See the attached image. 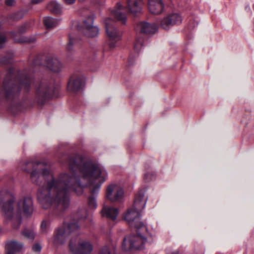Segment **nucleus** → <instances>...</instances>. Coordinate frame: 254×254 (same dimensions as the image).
<instances>
[{"mask_svg": "<svg viewBox=\"0 0 254 254\" xmlns=\"http://www.w3.org/2000/svg\"><path fill=\"white\" fill-rule=\"evenodd\" d=\"M66 164L71 175L63 173L58 178L45 168V164L40 162L27 161L21 167L26 172H30L34 183L40 186L37 198L44 209L53 208L55 213L66 209L70 204L69 192L74 190L78 195L83 188L89 186L91 195L88 198V206L95 209L97 203L93 195L97 193L101 184L105 181L107 173L102 166L92 161H85L80 155L73 154L67 157Z\"/></svg>", "mask_w": 254, "mask_h": 254, "instance_id": "nucleus-1", "label": "nucleus"}, {"mask_svg": "<svg viewBox=\"0 0 254 254\" xmlns=\"http://www.w3.org/2000/svg\"><path fill=\"white\" fill-rule=\"evenodd\" d=\"M0 205L4 217L12 222L15 229L20 226L23 214L30 217L34 211L33 200L30 195L21 196L15 201L13 194L7 190L0 191Z\"/></svg>", "mask_w": 254, "mask_h": 254, "instance_id": "nucleus-2", "label": "nucleus"}, {"mask_svg": "<svg viewBox=\"0 0 254 254\" xmlns=\"http://www.w3.org/2000/svg\"><path fill=\"white\" fill-rule=\"evenodd\" d=\"M19 80L17 81L14 69L10 68L3 82L2 88H0V97L7 98L18 94L20 90L28 91L30 88L31 79L28 75L18 74Z\"/></svg>", "mask_w": 254, "mask_h": 254, "instance_id": "nucleus-3", "label": "nucleus"}, {"mask_svg": "<svg viewBox=\"0 0 254 254\" xmlns=\"http://www.w3.org/2000/svg\"><path fill=\"white\" fill-rule=\"evenodd\" d=\"M147 201V197L144 190H139L135 196L132 206L128 208L125 213L124 219L132 227L137 228L140 227L139 221L141 213L144 208Z\"/></svg>", "mask_w": 254, "mask_h": 254, "instance_id": "nucleus-4", "label": "nucleus"}, {"mask_svg": "<svg viewBox=\"0 0 254 254\" xmlns=\"http://www.w3.org/2000/svg\"><path fill=\"white\" fill-rule=\"evenodd\" d=\"M140 227H137V235L125 237L122 243V249L127 251L132 249H142L147 242L146 239L151 236L146 226L143 223H140Z\"/></svg>", "mask_w": 254, "mask_h": 254, "instance_id": "nucleus-5", "label": "nucleus"}, {"mask_svg": "<svg viewBox=\"0 0 254 254\" xmlns=\"http://www.w3.org/2000/svg\"><path fill=\"white\" fill-rule=\"evenodd\" d=\"M78 228L76 221L72 222H64L62 227L58 228L53 238V244L56 246L64 244L67 236Z\"/></svg>", "mask_w": 254, "mask_h": 254, "instance_id": "nucleus-6", "label": "nucleus"}, {"mask_svg": "<svg viewBox=\"0 0 254 254\" xmlns=\"http://www.w3.org/2000/svg\"><path fill=\"white\" fill-rule=\"evenodd\" d=\"M56 88L52 83L43 80L36 86V96L39 104H43L46 99L54 96Z\"/></svg>", "mask_w": 254, "mask_h": 254, "instance_id": "nucleus-7", "label": "nucleus"}, {"mask_svg": "<svg viewBox=\"0 0 254 254\" xmlns=\"http://www.w3.org/2000/svg\"><path fill=\"white\" fill-rule=\"evenodd\" d=\"M104 24L107 35L111 41L110 46L114 48L115 47V43L121 39L122 33L116 28L115 22L111 18L105 19Z\"/></svg>", "mask_w": 254, "mask_h": 254, "instance_id": "nucleus-8", "label": "nucleus"}, {"mask_svg": "<svg viewBox=\"0 0 254 254\" xmlns=\"http://www.w3.org/2000/svg\"><path fill=\"white\" fill-rule=\"evenodd\" d=\"M106 196L111 201L120 202L124 199V191L120 186L111 184L107 188Z\"/></svg>", "mask_w": 254, "mask_h": 254, "instance_id": "nucleus-9", "label": "nucleus"}, {"mask_svg": "<svg viewBox=\"0 0 254 254\" xmlns=\"http://www.w3.org/2000/svg\"><path fill=\"white\" fill-rule=\"evenodd\" d=\"M182 17L178 13H171L162 18L160 22L161 27L168 30L175 25L181 23Z\"/></svg>", "mask_w": 254, "mask_h": 254, "instance_id": "nucleus-10", "label": "nucleus"}, {"mask_svg": "<svg viewBox=\"0 0 254 254\" xmlns=\"http://www.w3.org/2000/svg\"><path fill=\"white\" fill-rule=\"evenodd\" d=\"M93 19L89 16L83 21L80 30L88 37H93L98 35L99 29L97 27L93 25Z\"/></svg>", "mask_w": 254, "mask_h": 254, "instance_id": "nucleus-11", "label": "nucleus"}, {"mask_svg": "<svg viewBox=\"0 0 254 254\" xmlns=\"http://www.w3.org/2000/svg\"><path fill=\"white\" fill-rule=\"evenodd\" d=\"M70 251L74 254H89L93 250V247L90 243L86 241H80L77 247L72 242H71L69 245Z\"/></svg>", "mask_w": 254, "mask_h": 254, "instance_id": "nucleus-12", "label": "nucleus"}, {"mask_svg": "<svg viewBox=\"0 0 254 254\" xmlns=\"http://www.w3.org/2000/svg\"><path fill=\"white\" fill-rule=\"evenodd\" d=\"M84 77L80 74L72 75L68 82L67 89L72 92H76L80 90L84 84Z\"/></svg>", "mask_w": 254, "mask_h": 254, "instance_id": "nucleus-13", "label": "nucleus"}, {"mask_svg": "<svg viewBox=\"0 0 254 254\" xmlns=\"http://www.w3.org/2000/svg\"><path fill=\"white\" fill-rule=\"evenodd\" d=\"M137 32L146 35H152L157 31V27L155 23H150L147 21L138 22L135 27Z\"/></svg>", "mask_w": 254, "mask_h": 254, "instance_id": "nucleus-14", "label": "nucleus"}, {"mask_svg": "<svg viewBox=\"0 0 254 254\" xmlns=\"http://www.w3.org/2000/svg\"><path fill=\"white\" fill-rule=\"evenodd\" d=\"M127 9L132 14L140 12L143 4V0H127Z\"/></svg>", "mask_w": 254, "mask_h": 254, "instance_id": "nucleus-15", "label": "nucleus"}, {"mask_svg": "<svg viewBox=\"0 0 254 254\" xmlns=\"http://www.w3.org/2000/svg\"><path fill=\"white\" fill-rule=\"evenodd\" d=\"M148 8L151 13L159 14L163 11L164 4L162 0H148Z\"/></svg>", "mask_w": 254, "mask_h": 254, "instance_id": "nucleus-16", "label": "nucleus"}, {"mask_svg": "<svg viewBox=\"0 0 254 254\" xmlns=\"http://www.w3.org/2000/svg\"><path fill=\"white\" fill-rule=\"evenodd\" d=\"M47 66L53 71H60L62 67V64L56 56H49L47 59Z\"/></svg>", "mask_w": 254, "mask_h": 254, "instance_id": "nucleus-17", "label": "nucleus"}, {"mask_svg": "<svg viewBox=\"0 0 254 254\" xmlns=\"http://www.w3.org/2000/svg\"><path fill=\"white\" fill-rule=\"evenodd\" d=\"M23 245L22 243L15 241L7 243L6 245V254H16L20 252Z\"/></svg>", "mask_w": 254, "mask_h": 254, "instance_id": "nucleus-18", "label": "nucleus"}, {"mask_svg": "<svg viewBox=\"0 0 254 254\" xmlns=\"http://www.w3.org/2000/svg\"><path fill=\"white\" fill-rule=\"evenodd\" d=\"M124 10V7L121 4L118 3L117 4L115 9L111 11L112 15L115 17L116 19L122 24H125L126 21V16L125 14L123 12Z\"/></svg>", "mask_w": 254, "mask_h": 254, "instance_id": "nucleus-19", "label": "nucleus"}, {"mask_svg": "<svg viewBox=\"0 0 254 254\" xmlns=\"http://www.w3.org/2000/svg\"><path fill=\"white\" fill-rule=\"evenodd\" d=\"M101 213L103 216L114 220L118 215L119 211L116 208L105 205L101 211Z\"/></svg>", "mask_w": 254, "mask_h": 254, "instance_id": "nucleus-20", "label": "nucleus"}, {"mask_svg": "<svg viewBox=\"0 0 254 254\" xmlns=\"http://www.w3.org/2000/svg\"><path fill=\"white\" fill-rule=\"evenodd\" d=\"M60 20L57 19L53 18L51 17L47 16L44 18L43 22L47 29H51L56 27L59 23Z\"/></svg>", "mask_w": 254, "mask_h": 254, "instance_id": "nucleus-21", "label": "nucleus"}, {"mask_svg": "<svg viewBox=\"0 0 254 254\" xmlns=\"http://www.w3.org/2000/svg\"><path fill=\"white\" fill-rule=\"evenodd\" d=\"M47 8L53 13H59L62 10L61 5L56 1H51L47 4Z\"/></svg>", "mask_w": 254, "mask_h": 254, "instance_id": "nucleus-22", "label": "nucleus"}, {"mask_svg": "<svg viewBox=\"0 0 254 254\" xmlns=\"http://www.w3.org/2000/svg\"><path fill=\"white\" fill-rule=\"evenodd\" d=\"M22 234L31 241L33 240L35 236V233L33 229H25L22 231Z\"/></svg>", "mask_w": 254, "mask_h": 254, "instance_id": "nucleus-23", "label": "nucleus"}, {"mask_svg": "<svg viewBox=\"0 0 254 254\" xmlns=\"http://www.w3.org/2000/svg\"><path fill=\"white\" fill-rule=\"evenodd\" d=\"M75 39L74 36L70 34L68 36V42L66 46V50L68 51H71L73 50V45L75 42Z\"/></svg>", "mask_w": 254, "mask_h": 254, "instance_id": "nucleus-24", "label": "nucleus"}, {"mask_svg": "<svg viewBox=\"0 0 254 254\" xmlns=\"http://www.w3.org/2000/svg\"><path fill=\"white\" fill-rule=\"evenodd\" d=\"M87 217V212L85 209L80 210L77 212L76 217L78 220H82L86 218Z\"/></svg>", "mask_w": 254, "mask_h": 254, "instance_id": "nucleus-25", "label": "nucleus"}, {"mask_svg": "<svg viewBox=\"0 0 254 254\" xmlns=\"http://www.w3.org/2000/svg\"><path fill=\"white\" fill-rule=\"evenodd\" d=\"M143 43V40L142 38H137L136 39L134 44V49L136 51H139Z\"/></svg>", "mask_w": 254, "mask_h": 254, "instance_id": "nucleus-26", "label": "nucleus"}, {"mask_svg": "<svg viewBox=\"0 0 254 254\" xmlns=\"http://www.w3.org/2000/svg\"><path fill=\"white\" fill-rule=\"evenodd\" d=\"M50 226V222L47 220L42 221L41 224V230L42 233H46Z\"/></svg>", "mask_w": 254, "mask_h": 254, "instance_id": "nucleus-27", "label": "nucleus"}, {"mask_svg": "<svg viewBox=\"0 0 254 254\" xmlns=\"http://www.w3.org/2000/svg\"><path fill=\"white\" fill-rule=\"evenodd\" d=\"M5 41V36L4 34H0V48L3 47Z\"/></svg>", "mask_w": 254, "mask_h": 254, "instance_id": "nucleus-28", "label": "nucleus"}, {"mask_svg": "<svg viewBox=\"0 0 254 254\" xmlns=\"http://www.w3.org/2000/svg\"><path fill=\"white\" fill-rule=\"evenodd\" d=\"M99 254H110V252L107 247H105L100 251Z\"/></svg>", "mask_w": 254, "mask_h": 254, "instance_id": "nucleus-29", "label": "nucleus"}, {"mask_svg": "<svg viewBox=\"0 0 254 254\" xmlns=\"http://www.w3.org/2000/svg\"><path fill=\"white\" fill-rule=\"evenodd\" d=\"M32 249L34 252H39L41 250V246L39 244H36L33 246Z\"/></svg>", "mask_w": 254, "mask_h": 254, "instance_id": "nucleus-30", "label": "nucleus"}, {"mask_svg": "<svg viewBox=\"0 0 254 254\" xmlns=\"http://www.w3.org/2000/svg\"><path fill=\"white\" fill-rule=\"evenodd\" d=\"M0 62L2 64H7L9 63V58L4 57L0 60Z\"/></svg>", "mask_w": 254, "mask_h": 254, "instance_id": "nucleus-31", "label": "nucleus"}, {"mask_svg": "<svg viewBox=\"0 0 254 254\" xmlns=\"http://www.w3.org/2000/svg\"><path fill=\"white\" fill-rule=\"evenodd\" d=\"M5 3L8 6L13 5L15 3V0H5Z\"/></svg>", "mask_w": 254, "mask_h": 254, "instance_id": "nucleus-32", "label": "nucleus"}, {"mask_svg": "<svg viewBox=\"0 0 254 254\" xmlns=\"http://www.w3.org/2000/svg\"><path fill=\"white\" fill-rule=\"evenodd\" d=\"M75 1L76 0H64L65 3L67 5L72 4L75 2Z\"/></svg>", "mask_w": 254, "mask_h": 254, "instance_id": "nucleus-33", "label": "nucleus"}, {"mask_svg": "<svg viewBox=\"0 0 254 254\" xmlns=\"http://www.w3.org/2000/svg\"><path fill=\"white\" fill-rule=\"evenodd\" d=\"M17 15H18L17 17H16V18H21L23 15V11H20L17 12Z\"/></svg>", "mask_w": 254, "mask_h": 254, "instance_id": "nucleus-34", "label": "nucleus"}, {"mask_svg": "<svg viewBox=\"0 0 254 254\" xmlns=\"http://www.w3.org/2000/svg\"><path fill=\"white\" fill-rule=\"evenodd\" d=\"M40 63V62L38 59H35L33 61V64L34 65H38Z\"/></svg>", "mask_w": 254, "mask_h": 254, "instance_id": "nucleus-35", "label": "nucleus"}, {"mask_svg": "<svg viewBox=\"0 0 254 254\" xmlns=\"http://www.w3.org/2000/svg\"><path fill=\"white\" fill-rule=\"evenodd\" d=\"M178 252L177 251L172 252L171 251H167V254H178Z\"/></svg>", "mask_w": 254, "mask_h": 254, "instance_id": "nucleus-36", "label": "nucleus"}, {"mask_svg": "<svg viewBox=\"0 0 254 254\" xmlns=\"http://www.w3.org/2000/svg\"><path fill=\"white\" fill-rule=\"evenodd\" d=\"M128 63L130 64H132V58H131V56H129V58H128Z\"/></svg>", "mask_w": 254, "mask_h": 254, "instance_id": "nucleus-37", "label": "nucleus"}, {"mask_svg": "<svg viewBox=\"0 0 254 254\" xmlns=\"http://www.w3.org/2000/svg\"><path fill=\"white\" fill-rule=\"evenodd\" d=\"M147 176H148V174H147L144 175V178H145V179L146 180V181H148L149 180V179H148L147 178Z\"/></svg>", "mask_w": 254, "mask_h": 254, "instance_id": "nucleus-38", "label": "nucleus"}, {"mask_svg": "<svg viewBox=\"0 0 254 254\" xmlns=\"http://www.w3.org/2000/svg\"><path fill=\"white\" fill-rule=\"evenodd\" d=\"M26 41V42H31V40H27V41Z\"/></svg>", "mask_w": 254, "mask_h": 254, "instance_id": "nucleus-39", "label": "nucleus"}, {"mask_svg": "<svg viewBox=\"0 0 254 254\" xmlns=\"http://www.w3.org/2000/svg\"><path fill=\"white\" fill-rule=\"evenodd\" d=\"M23 31H23V30H20V32H23Z\"/></svg>", "mask_w": 254, "mask_h": 254, "instance_id": "nucleus-40", "label": "nucleus"}]
</instances>
